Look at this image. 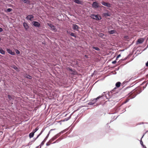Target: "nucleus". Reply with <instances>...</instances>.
I'll list each match as a JSON object with an SVG mask.
<instances>
[{"instance_id": "31", "label": "nucleus", "mask_w": 148, "mask_h": 148, "mask_svg": "<svg viewBox=\"0 0 148 148\" xmlns=\"http://www.w3.org/2000/svg\"><path fill=\"white\" fill-rule=\"evenodd\" d=\"M89 105H92L94 104L93 103H92V102H90L88 103Z\"/></svg>"}, {"instance_id": "24", "label": "nucleus", "mask_w": 148, "mask_h": 148, "mask_svg": "<svg viewBox=\"0 0 148 148\" xmlns=\"http://www.w3.org/2000/svg\"><path fill=\"white\" fill-rule=\"evenodd\" d=\"M99 36L100 37H103L104 36V34L103 33H100L99 34Z\"/></svg>"}, {"instance_id": "25", "label": "nucleus", "mask_w": 148, "mask_h": 148, "mask_svg": "<svg viewBox=\"0 0 148 148\" xmlns=\"http://www.w3.org/2000/svg\"><path fill=\"white\" fill-rule=\"evenodd\" d=\"M39 129L38 127H37L35 129V130L33 132L35 133Z\"/></svg>"}, {"instance_id": "28", "label": "nucleus", "mask_w": 148, "mask_h": 148, "mask_svg": "<svg viewBox=\"0 0 148 148\" xmlns=\"http://www.w3.org/2000/svg\"><path fill=\"white\" fill-rule=\"evenodd\" d=\"M60 140V139H59V138H58V139L57 140H56L55 142H53V143H56V142H58V141H59Z\"/></svg>"}, {"instance_id": "42", "label": "nucleus", "mask_w": 148, "mask_h": 148, "mask_svg": "<svg viewBox=\"0 0 148 148\" xmlns=\"http://www.w3.org/2000/svg\"><path fill=\"white\" fill-rule=\"evenodd\" d=\"M143 147L144 148H147V147L145 145H144V147Z\"/></svg>"}, {"instance_id": "14", "label": "nucleus", "mask_w": 148, "mask_h": 148, "mask_svg": "<svg viewBox=\"0 0 148 148\" xmlns=\"http://www.w3.org/2000/svg\"><path fill=\"white\" fill-rule=\"evenodd\" d=\"M121 84V83L120 82H117L115 84L116 86V87L118 88L120 86Z\"/></svg>"}, {"instance_id": "38", "label": "nucleus", "mask_w": 148, "mask_h": 148, "mask_svg": "<svg viewBox=\"0 0 148 148\" xmlns=\"http://www.w3.org/2000/svg\"><path fill=\"white\" fill-rule=\"evenodd\" d=\"M3 31V29L2 28H0V32H1Z\"/></svg>"}, {"instance_id": "36", "label": "nucleus", "mask_w": 148, "mask_h": 148, "mask_svg": "<svg viewBox=\"0 0 148 148\" xmlns=\"http://www.w3.org/2000/svg\"><path fill=\"white\" fill-rule=\"evenodd\" d=\"M13 68L14 69H15L16 70V69H18L17 68L16 66H14V67H13Z\"/></svg>"}, {"instance_id": "2", "label": "nucleus", "mask_w": 148, "mask_h": 148, "mask_svg": "<svg viewBox=\"0 0 148 148\" xmlns=\"http://www.w3.org/2000/svg\"><path fill=\"white\" fill-rule=\"evenodd\" d=\"M90 16L91 18L97 20H99L101 18V16L99 14H92Z\"/></svg>"}, {"instance_id": "12", "label": "nucleus", "mask_w": 148, "mask_h": 148, "mask_svg": "<svg viewBox=\"0 0 148 148\" xmlns=\"http://www.w3.org/2000/svg\"><path fill=\"white\" fill-rule=\"evenodd\" d=\"M144 41V40L142 38H140L138 39L137 41V43L141 44Z\"/></svg>"}, {"instance_id": "40", "label": "nucleus", "mask_w": 148, "mask_h": 148, "mask_svg": "<svg viewBox=\"0 0 148 148\" xmlns=\"http://www.w3.org/2000/svg\"><path fill=\"white\" fill-rule=\"evenodd\" d=\"M146 66H148V61L146 63Z\"/></svg>"}, {"instance_id": "7", "label": "nucleus", "mask_w": 148, "mask_h": 148, "mask_svg": "<svg viewBox=\"0 0 148 148\" xmlns=\"http://www.w3.org/2000/svg\"><path fill=\"white\" fill-rule=\"evenodd\" d=\"M32 23L36 27H39L40 26V24L38 22L35 21H33Z\"/></svg>"}, {"instance_id": "23", "label": "nucleus", "mask_w": 148, "mask_h": 148, "mask_svg": "<svg viewBox=\"0 0 148 148\" xmlns=\"http://www.w3.org/2000/svg\"><path fill=\"white\" fill-rule=\"evenodd\" d=\"M12 9L11 8H8L7 9V12H10L11 11H12Z\"/></svg>"}, {"instance_id": "37", "label": "nucleus", "mask_w": 148, "mask_h": 148, "mask_svg": "<svg viewBox=\"0 0 148 148\" xmlns=\"http://www.w3.org/2000/svg\"><path fill=\"white\" fill-rule=\"evenodd\" d=\"M41 133H42V132H41L39 134H38L37 136V137H36V138H38V137L40 136V135L41 134Z\"/></svg>"}, {"instance_id": "16", "label": "nucleus", "mask_w": 148, "mask_h": 148, "mask_svg": "<svg viewBox=\"0 0 148 148\" xmlns=\"http://www.w3.org/2000/svg\"><path fill=\"white\" fill-rule=\"evenodd\" d=\"M103 16H104L105 17H107V16H110V14L109 13H103Z\"/></svg>"}, {"instance_id": "3", "label": "nucleus", "mask_w": 148, "mask_h": 148, "mask_svg": "<svg viewBox=\"0 0 148 148\" xmlns=\"http://www.w3.org/2000/svg\"><path fill=\"white\" fill-rule=\"evenodd\" d=\"M99 4V3L95 1L94 2L92 3V8H97L100 7Z\"/></svg>"}, {"instance_id": "9", "label": "nucleus", "mask_w": 148, "mask_h": 148, "mask_svg": "<svg viewBox=\"0 0 148 148\" xmlns=\"http://www.w3.org/2000/svg\"><path fill=\"white\" fill-rule=\"evenodd\" d=\"M74 2L78 4H80L81 5H82L83 4V2L81 1H80L79 0H74Z\"/></svg>"}, {"instance_id": "1", "label": "nucleus", "mask_w": 148, "mask_h": 148, "mask_svg": "<svg viewBox=\"0 0 148 148\" xmlns=\"http://www.w3.org/2000/svg\"><path fill=\"white\" fill-rule=\"evenodd\" d=\"M141 92V90L140 88H137L132 91H130L129 92L128 94L131 98H133L137 95L140 93Z\"/></svg>"}, {"instance_id": "8", "label": "nucleus", "mask_w": 148, "mask_h": 148, "mask_svg": "<svg viewBox=\"0 0 148 148\" xmlns=\"http://www.w3.org/2000/svg\"><path fill=\"white\" fill-rule=\"evenodd\" d=\"M7 51L9 53L12 55H15V53L14 52L12 51L10 49H7Z\"/></svg>"}, {"instance_id": "34", "label": "nucleus", "mask_w": 148, "mask_h": 148, "mask_svg": "<svg viewBox=\"0 0 148 148\" xmlns=\"http://www.w3.org/2000/svg\"><path fill=\"white\" fill-rule=\"evenodd\" d=\"M21 0L25 3H27V1L26 0Z\"/></svg>"}, {"instance_id": "46", "label": "nucleus", "mask_w": 148, "mask_h": 148, "mask_svg": "<svg viewBox=\"0 0 148 148\" xmlns=\"http://www.w3.org/2000/svg\"><path fill=\"white\" fill-rule=\"evenodd\" d=\"M117 93V92H115V93H114V94H115V93Z\"/></svg>"}, {"instance_id": "17", "label": "nucleus", "mask_w": 148, "mask_h": 148, "mask_svg": "<svg viewBox=\"0 0 148 148\" xmlns=\"http://www.w3.org/2000/svg\"><path fill=\"white\" fill-rule=\"evenodd\" d=\"M116 31L114 30H111L108 31V33L110 34H113Z\"/></svg>"}, {"instance_id": "41", "label": "nucleus", "mask_w": 148, "mask_h": 148, "mask_svg": "<svg viewBox=\"0 0 148 148\" xmlns=\"http://www.w3.org/2000/svg\"><path fill=\"white\" fill-rule=\"evenodd\" d=\"M67 69H68V70H71V69L70 68H67Z\"/></svg>"}, {"instance_id": "10", "label": "nucleus", "mask_w": 148, "mask_h": 148, "mask_svg": "<svg viewBox=\"0 0 148 148\" xmlns=\"http://www.w3.org/2000/svg\"><path fill=\"white\" fill-rule=\"evenodd\" d=\"M34 16L32 15H29L28 16L26 17V19L27 20H31L32 19L34 18Z\"/></svg>"}, {"instance_id": "21", "label": "nucleus", "mask_w": 148, "mask_h": 148, "mask_svg": "<svg viewBox=\"0 0 148 148\" xmlns=\"http://www.w3.org/2000/svg\"><path fill=\"white\" fill-rule=\"evenodd\" d=\"M117 89V88H115L113 90L110 91V92L111 93H113L114 92L116 91V90Z\"/></svg>"}, {"instance_id": "18", "label": "nucleus", "mask_w": 148, "mask_h": 148, "mask_svg": "<svg viewBox=\"0 0 148 148\" xmlns=\"http://www.w3.org/2000/svg\"><path fill=\"white\" fill-rule=\"evenodd\" d=\"M34 134V132H31L29 134V137L30 138H32L33 137Z\"/></svg>"}, {"instance_id": "44", "label": "nucleus", "mask_w": 148, "mask_h": 148, "mask_svg": "<svg viewBox=\"0 0 148 148\" xmlns=\"http://www.w3.org/2000/svg\"><path fill=\"white\" fill-rule=\"evenodd\" d=\"M85 57H86L87 56L86 55H85Z\"/></svg>"}, {"instance_id": "30", "label": "nucleus", "mask_w": 148, "mask_h": 148, "mask_svg": "<svg viewBox=\"0 0 148 148\" xmlns=\"http://www.w3.org/2000/svg\"><path fill=\"white\" fill-rule=\"evenodd\" d=\"M60 136V135L59 134H57L56 135H55V136H56L57 138H58L59 136Z\"/></svg>"}, {"instance_id": "11", "label": "nucleus", "mask_w": 148, "mask_h": 148, "mask_svg": "<svg viewBox=\"0 0 148 148\" xmlns=\"http://www.w3.org/2000/svg\"><path fill=\"white\" fill-rule=\"evenodd\" d=\"M73 28L74 30L77 31L78 30V26L76 24H73Z\"/></svg>"}, {"instance_id": "4", "label": "nucleus", "mask_w": 148, "mask_h": 148, "mask_svg": "<svg viewBox=\"0 0 148 148\" xmlns=\"http://www.w3.org/2000/svg\"><path fill=\"white\" fill-rule=\"evenodd\" d=\"M47 25H48V26L50 27V28H51V29L52 31L55 32H56L57 31V30L55 26L53 25L52 24L48 23H47Z\"/></svg>"}, {"instance_id": "32", "label": "nucleus", "mask_w": 148, "mask_h": 148, "mask_svg": "<svg viewBox=\"0 0 148 148\" xmlns=\"http://www.w3.org/2000/svg\"><path fill=\"white\" fill-rule=\"evenodd\" d=\"M116 62V60H114L112 62V63L113 64H115Z\"/></svg>"}, {"instance_id": "26", "label": "nucleus", "mask_w": 148, "mask_h": 148, "mask_svg": "<svg viewBox=\"0 0 148 148\" xmlns=\"http://www.w3.org/2000/svg\"><path fill=\"white\" fill-rule=\"evenodd\" d=\"M15 51L17 54H19L20 53V51L16 49V50H15Z\"/></svg>"}, {"instance_id": "13", "label": "nucleus", "mask_w": 148, "mask_h": 148, "mask_svg": "<svg viewBox=\"0 0 148 148\" xmlns=\"http://www.w3.org/2000/svg\"><path fill=\"white\" fill-rule=\"evenodd\" d=\"M23 25L24 27L26 29H27L29 28V26L27 24L25 23H24Z\"/></svg>"}, {"instance_id": "35", "label": "nucleus", "mask_w": 148, "mask_h": 148, "mask_svg": "<svg viewBox=\"0 0 148 148\" xmlns=\"http://www.w3.org/2000/svg\"><path fill=\"white\" fill-rule=\"evenodd\" d=\"M120 56H121V55L120 54H119V55L117 56V58H116V59H117L118 58H119Z\"/></svg>"}, {"instance_id": "33", "label": "nucleus", "mask_w": 148, "mask_h": 148, "mask_svg": "<svg viewBox=\"0 0 148 148\" xmlns=\"http://www.w3.org/2000/svg\"><path fill=\"white\" fill-rule=\"evenodd\" d=\"M140 144H141V145L143 146V147H144V145L143 144V142L142 141H141L140 142Z\"/></svg>"}, {"instance_id": "5", "label": "nucleus", "mask_w": 148, "mask_h": 148, "mask_svg": "<svg viewBox=\"0 0 148 148\" xmlns=\"http://www.w3.org/2000/svg\"><path fill=\"white\" fill-rule=\"evenodd\" d=\"M57 138L56 136H53L51 139H50L49 142L47 143V145H50V143H51L53 142V140H55Z\"/></svg>"}, {"instance_id": "20", "label": "nucleus", "mask_w": 148, "mask_h": 148, "mask_svg": "<svg viewBox=\"0 0 148 148\" xmlns=\"http://www.w3.org/2000/svg\"><path fill=\"white\" fill-rule=\"evenodd\" d=\"M92 48L93 49H95V50H96L97 51H99L100 50V49L99 48H98V47H93Z\"/></svg>"}, {"instance_id": "22", "label": "nucleus", "mask_w": 148, "mask_h": 148, "mask_svg": "<svg viewBox=\"0 0 148 148\" xmlns=\"http://www.w3.org/2000/svg\"><path fill=\"white\" fill-rule=\"evenodd\" d=\"M102 97V96H98V97H97L96 99H95L94 100L95 101H97V99H99L100 98H101Z\"/></svg>"}, {"instance_id": "29", "label": "nucleus", "mask_w": 148, "mask_h": 148, "mask_svg": "<svg viewBox=\"0 0 148 148\" xmlns=\"http://www.w3.org/2000/svg\"><path fill=\"white\" fill-rule=\"evenodd\" d=\"M70 35L72 36L75 37V34L73 33H71L70 34Z\"/></svg>"}, {"instance_id": "45", "label": "nucleus", "mask_w": 148, "mask_h": 148, "mask_svg": "<svg viewBox=\"0 0 148 148\" xmlns=\"http://www.w3.org/2000/svg\"><path fill=\"white\" fill-rule=\"evenodd\" d=\"M41 144H43V142H42V143Z\"/></svg>"}, {"instance_id": "15", "label": "nucleus", "mask_w": 148, "mask_h": 148, "mask_svg": "<svg viewBox=\"0 0 148 148\" xmlns=\"http://www.w3.org/2000/svg\"><path fill=\"white\" fill-rule=\"evenodd\" d=\"M0 53L2 54H5V51H4L2 49L0 48Z\"/></svg>"}, {"instance_id": "27", "label": "nucleus", "mask_w": 148, "mask_h": 148, "mask_svg": "<svg viewBox=\"0 0 148 148\" xmlns=\"http://www.w3.org/2000/svg\"><path fill=\"white\" fill-rule=\"evenodd\" d=\"M8 97L10 100H11L12 98V96L9 95H8Z\"/></svg>"}, {"instance_id": "43", "label": "nucleus", "mask_w": 148, "mask_h": 148, "mask_svg": "<svg viewBox=\"0 0 148 148\" xmlns=\"http://www.w3.org/2000/svg\"><path fill=\"white\" fill-rule=\"evenodd\" d=\"M126 60V58H125V59H124L123 60Z\"/></svg>"}, {"instance_id": "39", "label": "nucleus", "mask_w": 148, "mask_h": 148, "mask_svg": "<svg viewBox=\"0 0 148 148\" xmlns=\"http://www.w3.org/2000/svg\"><path fill=\"white\" fill-rule=\"evenodd\" d=\"M131 88L130 87H129V88H127V89H126V90H129Z\"/></svg>"}, {"instance_id": "19", "label": "nucleus", "mask_w": 148, "mask_h": 148, "mask_svg": "<svg viewBox=\"0 0 148 148\" xmlns=\"http://www.w3.org/2000/svg\"><path fill=\"white\" fill-rule=\"evenodd\" d=\"M25 77L27 78H29L30 79H31L32 78L31 76L28 75H26L25 76Z\"/></svg>"}, {"instance_id": "6", "label": "nucleus", "mask_w": 148, "mask_h": 148, "mask_svg": "<svg viewBox=\"0 0 148 148\" xmlns=\"http://www.w3.org/2000/svg\"><path fill=\"white\" fill-rule=\"evenodd\" d=\"M101 3L103 5L107 6L108 7H111V5L110 3L105 2L103 1L101 2Z\"/></svg>"}]
</instances>
